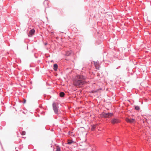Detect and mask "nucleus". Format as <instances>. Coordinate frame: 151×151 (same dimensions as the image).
<instances>
[{
  "label": "nucleus",
  "instance_id": "f257e3e1",
  "mask_svg": "<svg viewBox=\"0 0 151 151\" xmlns=\"http://www.w3.org/2000/svg\"><path fill=\"white\" fill-rule=\"evenodd\" d=\"M85 77L83 76L78 75L76 79L73 82L74 85L79 87H81L85 82Z\"/></svg>",
  "mask_w": 151,
  "mask_h": 151
},
{
  "label": "nucleus",
  "instance_id": "f03ea898",
  "mask_svg": "<svg viewBox=\"0 0 151 151\" xmlns=\"http://www.w3.org/2000/svg\"><path fill=\"white\" fill-rule=\"evenodd\" d=\"M113 114L112 113H105L103 112L101 114L102 117L105 118H109L112 116Z\"/></svg>",
  "mask_w": 151,
  "mask_h": 151
},
{
  "label": "nucleus",
  "instance_id": "7ed1b4c3",
  "mask_svg": "<svg viewBox=\"0 0 151 151\" xmlns=\"http://www.w3.org/2000/svg\"><path fill=\"white\" fill-rule=\"evenodd\" d=\"M125 120L128 123H132L135 122V119H134L127 118L125 119Z\"/></svg>",
  "mask_w": 151,
  "mask_h": 151
},
{
  "label": "nucleus",
  "instance_id": "20e7f679",
  "mask_svg": "<svg viewBox=\"0 0 151 151\" xmlns=\"http://www.w3.org/2000/svg\"><path fill=\"white\" fill-rule=\"evenodd\" d=\"M52 106L53 109L55 113L56 114H58V107L56 105V104L55 103H53L52 104Z\"/></svg>",
  "mask_w": 151,
  "mask_h": 151
},
{
  "label": "nucleus",
  "instance_id": "39448f33",
  "mask_svg": "<svg viewBox=\"0 0 151 151\" xmlns=\"http://www.w3.org/2000/svg\"><path fill=\"white\" fill-rule=\"evenodd\" d=\"M111 122L113 124H115L119 122V120L117 119L114 118L111 120Z\"/></svg>",
  "mask_w": 151,
  "mask_h": 151
},
{
  "label": "nucleus",
  "instance_id": "423d86ee",
  "mask_svg": "<svg viewBox=\"0 0 151 151\" xmlns=\"http://www.w3.org/2000/svg\"><path fill=\"white\" fill-rule=\"evenodd\" d=\"M94 64L95 66V67L96 68V69H99V66L97 63V62H94Z\"/></svg>",
  "mask_w": 151,
  "mask_h": 151
},
{
  "label": "nucleus",
  "instance_id": "0eeeda50",
  "mask_svg": "<svg viewBox=\"0 0 151 151\" xmlns=\"http://www.w3.org/2000/svg\"><path fill=\"white\" fill-rule=\"evenodd\" d=\"M35 32V30L34 29H32L30 30L29 32V35H32Z\"/></svg>",
  "mask_w": 151,
  "mask_h": 151
},
{
  "label": "nucleus",
  "instance_id": "6e6552de",
  "mask_svg": "<svg viewBox=\"0 0 151 151\" xmlns=\"http://www.w3.org/2000/svg\"><path fill=\"white\" fill-rule=\"evenodd\" d=\"M58 65L57 64H54L53 65L54 69L55 70H56L58 68Z\"/></svg>",
  "mask_w": 151,
  "mask_h": 151
},
{
  "label": "nucleus",
  "instance_id": "1a4fd4ad",
  "mask_svg": "<svg viewBox=\"0 0 151 151\" xmlns=\"http://www.w3.org/2000/svg\"><path fill=\"white\" fill-rule=\"evenodd\" d=\"M65 93L63 92H61L60 93V96L61 97H63L64 96Z\"/></svg>",
  "mask_w": 151,
  "mask_h": 151
},
{
  "label": "nucleus",
  "instance_id": "9d476101",
  "mask_svg": "<svg viewBox=\"0 0 151 151\" xmlns=\"http://www.w3.org/2000/svg\"><path fill=\"white\" fill-rule=\"evenodd\" d=\"M56 151H60V148L59 146H57V147L56 150Z\"/></svg>",
  "mask_w": 151,
  "mask_h": 151
},
{
  "label": "nucleus",
  "instance_id": "9b49d317",
  "mask_svg": "<svg viewBox=\"0 0 151 151\" xmlns=\"http://www.w3.org/2000/svg\"><path fill=\"white\" fill-rule=\"evenodd\" d=\"M73 142V141H72L71 140L70 141V140H69L68 142L67 143V144L70 145V144H71Z\"/></svg>",
  "mask_w": 151,
  "mask_h": 151
},
{
  "label": "nucleus",
  "instance_id": "f8f14e48",
  "mask_svg": "<svg viewBox=\"0 0 151 151\" xmlns=\"http://www.w3.org/2000/svg\"><path fill=\"white\" fill-rule=\"evenodd\" d=\"M135 108L137 110H139L140 109L139 107L138 106H136L135 107Z\"/></svg>",
  "mask_w": 151,
  "mask_h": 151
},
{
  "label": "nucleus",
  "instance_id": "ddd939ff",
  "mask_svg": "<svg viewBox=\"0 0 151 151\" xmlns=\"http://www.w3.org/2000/svg\"><path fill=\"white\" fill-rule=\"evenodd\" d=\"M25 131H23L22 132L21 134L22 135H24L25 134Z\"/></svg>",
  "mask_w": 151,
  "mask_h": 151
},
{
  "label": "nucleus",
  "instance_id": "4468645a",
  "mask_svg": "<svg viewBox=\"0 0 151 151\" xmlns=\"http://www.w3.org/2000/svg\"><path fill=\"white\" fill-rule=\"evenodd\" d=\"M96 125H93V126L92 128L91 129L92 130H93V129L96 128Z\"/></svg>",
  "mask_w": 151,
  "mask_h": 151
},
{
  "label": "nucleus",
  "instance_id": "2eb2a0df",
  "mask_svg": "<svg viewBox=\"0 0 151 151\" xmlns=\"http://www.w3.org/2000/svg\"><path fill=\"white\" fill-rule=\"evenodd\" d=\"M24 104L26 103V100L25 99H24Z\"/></svg>",
  "mask_w": 151,
  "mask_h": 151
},
{
  "label": "nucleus",
  "instance_id": "dca6fc26",
  "mask_svg": "<svg viewBox=\"0 0 151 151\" xmlns=\"http://www.w3.org/2000/svg\"><path fill=\"white\" fill-rule=\"evenodd\" d=\"M47 44V43H45V45H46Z\"/></svg>",
  "mask_w": 151,
  "mask_h": 151
}]
</instances>
